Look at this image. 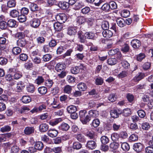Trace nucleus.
Returning a JSON list of instances; mask_svg holds the SVG:
<instances>
[{"instance_id":"nucleus-33","label":"nucleus","mask_w":153,"mask_h":153,"mask_svg":"<svg viewBox=\"0 0 153 153\" xmlns=\"http://www.w3.org/2000/svg\"><path fill=\"white\" fill-rule=\"evenodd\" d=\"M117 98V96L115 93L111 94L108 97V100L110 101L113 102L115 101Z\"/></svg>"},{"instance_id":"nucleus-57","label":"nucleus","mask_w":153,"mask_h":153,"mask_svg":"<svg viewBox=\"0 0 153 153\" xmlns=\"http://www.w3.org/2000/svg\"><path fill=\"white\" fill-rule=\"evenodd\" d=\"M110 114L111 117L113 118H117L119 117L116 110H111L110 111Z\"/></svg>"},{"instance_id":"nucleus-37","label":"nucleus","mask_w":153,"mask_h":153,"mask_svg":"<svg viewBox=\"0 0 153 153\" xmlns=\"http://www.w3.org/2000/svg\"><path fill=\"white\" fill-rule=\"evenodd\" d=\"M11 127L8 125H6L1 127L0 128V131L4 133L5 132H8L10 131L11 130Z\"/></svg>"},{"instance_id":"nucleus-61","label":"nucleus","mask_w":153,"mask_h":153,"mask_svg":"<svg viewBox=\"0 0 153 153\" xmlns=\"http://www.w3.org/2000/svg\"><path fill=\"white\" fill-rule=\"evenodd\" d=\"M33 67V63L30 61L27 62L25 64V67L27 69H30Z\"/></svg>"},{"instance_id":"nucleus-42","label":"nucleus","mask_w":153,"mask_h":153,"mask_svg":"<svg viewBox=\"0 0 153 153\" xmlns=\"http://www.w3.org/2000/svg\"><path fill=\"white\" fill-rule=\"evenodd\" d=\"M22 102L25 103H27L31 101V99L29 96H24L22 98Z\"/></svg>"},{"instance_id":"nucleus-11","label":"nucleus","mask_w":153,"mask_h":153,"mask_svg":"<svg viewBox=\"0 0 153 153\" xmlns=\"http://www.w3.org/2000/svg\"><path fill=\"white\" fill-rule=\"evenodd\" d=\"M34 128L33 127H27L24 130V133L27 135L31 134L34 132Z\"/></svg>"},{"instance_id":"nucleus-30","label":"nucleus","mask_w":153,"mask_h":153,"mask_svg":"<svg viewBox=\"0 0 153 153\" xmlns=\"http://www.w3.org/2000/svg\"><path fill=\"white\" fill-rule=\"evenodd\" d=\"M7 4L8 7H13L16 5V1L15 0H9L7 2Z\"/></svg>"},{"instance_id":"nucleus-60","label":"nucleus","mask_w":153,"mask_h":153,"mask_svg":"<svg viewBox=\"0 0 153 153\" xmlns=\"http://www.w3.org/2000/svg\"><path fill=\"white\" fill-rule=\"evenodd\" d=\"M109 4L110 10L115 9L117 7V4L114 1H112L110 2Z\"/></svg>"},{"instance_id":"nucleus-27","label":"nucleus","mask_w":153,"mask_h":153,"mask_svg":"<svg viewBox=\"0 0 153 153\" xmlns=\"http://www.w3.org/2000/svg\"><path fill=\"white\" fill-rule=\"evenodd\" d=\"M116 22L118 25L120 27H123L126 25V23L124 20L122 18L117 19Z\"/></svg>"},{"instance_id":"nucleus-49","label":"nucleus","mask_w":153,"mask_h":153,"mask_svg":"<svg viewBox=\"0 0 153 153\" xmlns=\"http://www.w3.org/2000/svg\"><path fill=\"white\" fill-rule=\"evenodd\" d=\"M82 147V144L78 142H76L73 144V148L74 149L78 150Z\"/></svg>"},{"instance_id":"nucleus-13","label":"nucleus","mask_w":153,"mask_h":153,"mask_svg":"<svg viewBox=\"0 0 153 153\" xmlns=\"http://www.w3.org/2000/svg\"><path fill=\"white\" fill-rule=\"evenodd\" d=\"M120 46L121 47V51L123 53H126L129 51V46L128 44L125 43H122Z\"/></svg>"},{"instance_id":"nucleus-58","label":"nucleus","mask_w":153,"mask_h":153,"mask_svg":"<svg viewBox=\"0 0 153 153\" xmlns=\"http://www.w3.org/2000/svg\"><path fill=\"white\" fill-rule=\"evenodd\" d=\"M100 123V120L98 119H94L92 122V126L96 128L98 127Z\"/></svg>"},{"instance_id":"nucleus-28","label":"nucleus","mask_w":153,"mask_h":153,"mask_svg":"<svg viewBox=\"0 0 153 153\" xmlns=\"http://www.w3.org/2000/svg\"><path fill=\"white\" fill-rule=\"evenodd\" d=\"M62 23L59 22H56L53 24V27L54 29L56 31H60L62 28Z\"/></svg>"},{"instance_id":"nucleus-22","label":"nucleus","mask_w":153,"mask_h":153,"mask_svg":"<svg viewBox=\"0 0 153 153\" xmlns=\"http://www.w3.org/2000/svg\"><path fill=\"white\" fill-rule=\"evenodd\" d=\"M145 76V74L142 73H140L137 74L133 79L134 80L135 82H138L143 78Z\"/></svg>"},{"instance_id":"nucleus-16","label":"nucleus","mask_w":153,"mask_h":153,"mask_svg":"<svg viewBox=\"0 0 153 153\" xmlns=\"http://www.w3.org/2000/svg\"><path fill=\"white\" fill-rule=\"evenodd\" d=\"M77 28L76 27H70L68 29V34L70 35H74L77 32Z\"/></svg>"},{"instance_id":"nucleus-20","label":"nucleus","mask_w":153,"mask_h":153,"mask_svg":"<svg viewBox=\"0 0 153 153\" xmlns=\"http://www.w3.org/2000/svg\"><path fill=\"white\" fill-rule=\"evenodd\" d=\"M68 112L70 114H71L77 111V108L76 106L74 105H71L68 106L66 109Z\"/></svg>"},{"instance_id":"nucleus-5","label":"nucleus","mask_w":153,"mask_h":153,"mask_svg":"<svg viewBox=\"0 0 153 153\" xmlns=\"http://www.w3.org/2000/svg\"><path fill=\"white\" fill-rule=\"evenodd\" d=\"M30 25L33 27L36 28L40 24V22L38 19H33L30 21Z\"/></svg>"},{"instance_id":"nucleus-32","label":"nucleus","mask_w":153,"mask_h":153,"mask_svg":"<svg viewBox=\"0 0 153 153\" xmlns=\"http://www.w3.org/2000/svg\"><path fill=\"white\" fill-rule=\"evenodd\" d=\"M7 26L10 27H15L16 25V21L14 19H10L7 22Z\"/></svg>"},{"instance_id":"nucleus-23","label":"nucleus","mask_w":153,"mask_h":153,"mask_svg":"<svg viewBox=\"0 0 153 153\" xmlns=\"http://www.w3.org/2000/svg\"><path fill=\"white\" fill-rule=\"evenodd\" d=\"M78 38L79 39V42L81 43H84L85 41L86 38L84 35L82 34V31H79L78 33Z\"/></svg>"},{"instance_id":"nucleus-14","label":"nucleus","mask_w":153,"mask_h":153,"mask_svg":"<svg viewBox=\"0 0 153 153\" xmlns=\"http://www.w3.org/2000/svg\"><path fill=\"white\" fill-rule=\"evenodd\" d=\"M85 38L88 39L94 40L95 39V35L94 33L92 32H86L84 34Z\"/></svg>"},{"instance_id":"nucleus-46","label":"nucleus","mask_w":153,"mask_h":153,"mask_svg":"<svg viewBox=\"0 0 153 153\" xmlns=\"http://www.w3.org/2000/svg\"><path fill=\"white\" fill-rule=\"evenodd\" d=\"M120 138H121L122 143L124 141V140L128 136L127 133L125 131L121 132L120 134Z\"/></svg>"},{"instance_id":"nucleus-40","label":"nucleus","mask_w":153,"mask_h":153,"mask_svg":"<svg viewBox=\"0 0 153 153\" xmlns=\"http://www.w3.org/2000/svg\"><path fill=\"white\" fill-rule=\"evenodd\" d=\"M107 63L109 65H113L116 64L117 62V60L114 58H110L107 60Z\"/></svg>"},{"instance_id":"nucleus-12","label":"nucleus","mask_w":153,"mask_h":153,"mask_svg":"<svg viewBox=\"0 0 153 153\" xmlns=\"http://www.w3.org/2000/svg\"><path fill=\"white\" fill-rule=\"evenodd\" d=\"M143 146L141 143H134L133 145V149L137 152H140L142 151Z\"/></svg>"},{"instance_id":"nucleus-51","label":"nucleus","mask_w":153,"mask_h":153,"mask_svg":"<svg viewBox=\"0 0 153 153\" xmlns=\"http://www.w3.org/2000/svg\"><path fill=\"white\" fill-rule=\"evenodd\" d=\"M47 91V88L44 86L39 87L38 89L39 93L42 95L45 94L46 93Z\"/></svg>"},{"instance_id":"nucleus-41","label":"nucleus","mask_w":153,"mask_h":153,"mask_svg":"<svg viewBox=\"0 0 153 153\" xmlns=\"http://www.w3.org/2000/svg\"><path fill=\"white\" fill-rule=\"evenodd\" d=\"M44 78L42 76H39L35 80V82L38 85H40L44 82Z\"/></svg>"},{"instance_id":"nucleus-9","label":"nucleus","mask_w":153,"mask_h":153,"mask_svg":"<svg viewBox=\"0 0 153 153\" xmlns=\"http://www.w3.org/2000/svg\"><path fill=\"white\" fill-rule=\"evenodd\" d=\"M58 133L57 130L55 129H51L48 130L47 134L50 137H56Z\"/></svg>"},{"instance_id":"nucleus-62","label":"nucleus","mask_w":153,"mask_h":153,"mask_svg":"<svg viewBox=\"0 0 153 153\" xmlns=\"http://www.w3.org/2000/svg\"><path fill=\"white\" fill-rule=\"evenodd\" d=\"M101 9L104 11H108L110 10L109 3H106L101 7Z\"/></svg>"},{"instance_id":"nucleus-43","label":"nucleus","mask_w":153,"mask_h":153,"mask_svg":"<svg viewBox=\"0 0 153 153\" xmlns=\"http://www.w3.org/2000/svg\"><path fill=\"white\" fill-rule=\"evenodd\" d=\"M97 112V111L95 110H91L89 111V113L87 114L90 117V118L91 119L92 118L96 117Z\"/></svg>"},{"instance_id":"nucleus-17","label":"nucleus","mask_w":153,"mask_h":153,"mask_svg":"<svg viewBox=\"0 0 153 153\" xmlns=\"http://www.w3.org/2000/svg\"><path fill=\"white\" fill-rule=\"evenodd\" d=\"M69 126L67 123H62L59 126L60 130L62 131H66L70 128Z\"/></svg>"},{"instance_id":"nucleus-38","label":"nucleus","mask_w":153,"mask_h":153,"mask_svg":"<svg viewBox=\"0 0 153 153\" xmlns=\"http://www.w3.org/2000/svg\"><path fill=\"white\" fill-rule=\"evenodd\" d=\"M100 140L102 143L104 145L107 144L109 141L108 138L105 136H102L100 138Z\"/></svg>"},{"instance_id":"nucleus-34","label":"nucleus","mask_w":153,"mask_h":153,"mask_svg":"<svg viewBox=\"0 0 153 153\" xmlns=\"http://www.w3.org/2000/svg\"><path fill=\"white\" fill-rule=\"evenodd\" d=\"M31 59L33 62L35 64H39L41 63V59L38 56H32Z\"/></svg>"},{"instance_id":"nucleus-53","label":"nucleus","mask_w":153,"mask_h":153,"mask_svg":"<svg viewBox=\"0 0 153 153\" xmlns=\"http://www.w3.org/2000/svg\"><path fill=\"white\" fill-rule=\"evenodd\" d=\"M120 143H118L117 142H113L110 144V147L113 149H117Z\"/></svg>"},{"instance_id":"nucleus-10","label":"nucleus","mask_w":153,"mask_h":153,"mask_svg":"<svg viewBox=\"0 0 153 153\" xmlns=\"http://www.w3.org/2000/svg\"><path fill=\"white\" fill-rule=\"evenodd\" d=\"M131 44L134 48H138L141 45L140 41L137 39L132 40L131 42Z\"/></svg>"},{"instance_id":"nucleus-39","label":"nucleus","mask_w":153,"mask_h":153,"mask_svg":"<svg viewBox=\"0 0 153 153\" xmlns=\"http://www.w3.org/2000/svg\"><path fill=\"white\" fill-rule=\"evenodd\" d=\"M72 89V87L69 85H67L64 87L63 91L65 93L70 94L71 93Z\"/></svg>"},{"instance_id":"nucleus-21","label":"nucleus","mask_w":153,"mask_h":153,"mask_svg":"<svg viewBox=\"0 0 153 153\" xmlns=\"http://www.w3.org/2000/svg\"><path fill=\"white\" fill-rule=\"evenodd\" d=\"M48 126L47 124L42 123L39 126V130L41 132H45L48 130Z\"/></svg>"},{"instance_id":"nucleus-26","label":"nucleus","mask_w":153,"mask_h":153,"mask_svg":"<svg viewBox=\"0 0 153 153\" xmlns=\"http://www.w3.org/2000/svg\"><path fill=\"white\" fill-rule=\"evenodd\" d=\"M34 147L37 150H41L44 147V144L41 141L37 142L35 144Z\"/></svg>"},{"instance_id":"nucleus-24","label":"nucleus","mask_w":153,"mask_h":153,"mask_svg":"<svg viewBox=\"0 0 153 153\" xmlns=\"http://www.w3.org/2000/svg\"><path fill=\"white\" fill-rule=\"evenodd\" d=\"M78 89L81 91H84L87 89V87L85 84L83 82H80L77 85Z\"/></svg>"},{"instance_id":"nucleus-59","label":"nucleus","mask_w":153,"mask_h":153,"mask_svg":"<svg viewBox=\"0 0 153 153\" xmlns=\"http://www.w3.org/2000/svg\"><path fill=\"white\" fill-rule=\"evenodd\" d=\"M28 58L27 55L25 53H22L20 54L19 55V59L20 60L25 61H26Z\"/></svg>"},{"instance_id":"nucleus-6","label":"nucleus","mask_w":153,"mask_h":153,"mask_svg":"<svg viewBox=\"0 0 153 153\" xmlns=\"http://www.w3.org/2000/svg\"><path fill=\"white\" fill-rule=\"evenodd\" d=\"M86 146L89 149L93 150L96 148L97 144L95 141L93 140H90L87 142Z\"/></svg>"},{"instance_id":"nucleus-47","label":"nucleus","mask_w":153,"mask_h":153,"mask_svg":"<svg viewBox=\"0 0 153 153\" xmlns=\"http://www.w3.org/2000/svg\"><path fill=\"white\" fill-rule=\"evenodd\" d=\"M21 51V49L19 47H15L12 49V52L15 55L19 54Z\"/></svg>"},{"instance_id":"nucleus-44","label":"nucleus","mask_w":153,"mask_h":153,"mask_svg":"<svg viewBox=\"0 0 153 153\" xmlns=\"http://www.w3.org/2000/svg\"><path fill=\"white\" fill-rule=\"evenodd\" d=\"M52 56L50 54H47L43 55L42 57V59L45 62L49 61L52 58Z\"/></svg>"},{"instance_id":"nucleus-3","label":"nucleus","mask_w":153,"mask_h":153,"mask_svg":"<svg viewBox=\"0 0 153 153\" xmlns=\"http://www.w3.org/2000/svg\"><path fill=\"white\" fill-rule=\"evenodd\" d=\"M108 53L109 55L110 56H113L116 54H117L118 55H119V56L118 57L119 59L121 60H122V55L121 53L119 52L118 49L110 50H109Z\"/></svg>"},{"instance_id":"nucleus-64","label":"nucleus","mask_w":153,"mask_h":153,"mask_svg":"<svg viewBox=\"0 0 153 153\" xmlns=\"http://www.w3.org/2000/svg\"><path fill=\"white\" fill-rule=\"evenodd\" d=\"M19 150V149L17 146H13L11 149V153H17Z\"/></svg>"},{"instance_id":"nucleus-55","label":"nucleus","mask_w":153,"mask_h":153,"mask_svg":"<svg viewBox=\"0 0 153 153\" xmlns=\"http://www.w3.org/2000/svg\"><path fill=\"white\" fill-rule=\"evenodd\" d=\"M126 98L130 102H133L134 99V96L132 94L128 93L127 94Z\"/></svg>"},{"instance_id":"nucleus-25","label":"nucleus","mask_w":153,"mask_h":153,"mask_svg":"<svg viewBox=\"0 0 153 153\" xmlns=\"http://www.w3.org/2000/svg\"><path fill=\"white\" fill-rule=\"evenodd\" d=\"M30 10L33 12L38 11L40 10V8L35 4L32 3L29 5Z\"/></svg>"},{"instance_id":"nucleus-8","label":"nucleus","mask_w":153,"mask_h":153,"mask_svg":"<svg viewBox=\"0 0 153 153\" xmlns=\"http://www.w3.org/2000/svg\"><path fill=\"white\" fill-rule=\"evenodd\" d=\"M13 78L16 79H18L22 76L21 73L18 72H16L15 69L12 68Z\"/></svg>"},{"instance_id":"nucleus-19","label":"nucleus","mask_w":153,"mask_h":153,"mask_svg":"<svg viewBox=\"0 0 153 153\" xmlns=\"http://www.w3.org/2000/svg\"><path fill=\"white\" fill-rule=\"evenodd\" d=\"M58 5L59 7L63 10L67 9L69 7V4L66 2L60 1L59 2Z\"/></svg>"},{"instance_id":"nucleus-56","label":"nucleus","mask_w":153,"mask_h":153,"mask_svg":"<svg viewBox=\"0 0 153 153\" xmlns=\"http://www.w3.org/2000/svg\"><path fill=\"white\" fill-rule=\"evenodd\" d=\"M71 71V73L74 74H77L80 72V71L77 66L72 67Z\"/></svg>"},{"instance_id":"nucleus-52","label":"nucleus","mask_w":153,"mask_h":153,"mask_svg":"<svg viewBox=\"0 0 153 153\" xmlns=\"http://www.w3.org/2000/svg\"><path fill=\"white\" fill-rule=\"evenodd\" d=\"M102 28L104 30H107L109 28V24L108 22L105 21L102 22L101 25Z\"/></svg>"},{"instance_id":"nucleus-7","label":"nucleus","mask_w":153,"mask_h":153,"mask_svg":"<svg viewBox=\"0 0 153 153\" xmlns=\"http://www.w3.org/2000/svg\"><path fill=\"white\" fill-rule=\"evenodd\" d=\"M66 68L65 65L62 63H58L55 66V70L58 72L64 70Z\"/></svg>"},{"instance_id":"nucleus-15","label":"nucleus","mask_w":153,"mask_h":153,"mask_svg":"<svg viewBox=\"0 0 153 153\" xmlns=\"http://www.w3.org/2000/svg\"><path fill=\"white\" fill-rule=\"evenodd\" d=\"M17 45L20 47H24L26 44V40L24 38H19L17 42Z\"/></svg>"},{"instance_id":"nucleus-2","label":"nucleus","mask_w":153,"mask_h":153,"mask_svg":"<svg viewBox=\"0 0 153 153\" xmlns=\"http://www.w3.org/2000/svg\"><path fill=\"white\" fill-rule=\"evenodd\" d=\"M111 137L112 140L114 142H117L118 143H122L121 138H120V134L114 133L111 134Z\"/></svg>"},{"instance_id":"nucleus-63","label":"nucleus","mask_w":153,"mask_h":153,"mask_svg":"<svg viewBox=\"0 0 153 153\" xmlns=\"http://www.w3.org/2000/svg\"><path fill=\"white\" fill-rule=\"evenodd\" d=\"M131 111L130 109L127 108L124 109L123 111V115L126 117L129 116L131 114Z\"/></svg>"},{"instance_id":"nucleus-31","label":"nucleus","mask_w":153,"mask_h":153,"mask_svg":"<svg viewBox=\"0 0 153 153\" xmlns=\"http://www.w3.org/2000/svg\"><path fill=\"white\" fill-rule=\"evenodd\" d=\"M76 138L77 140L82 143L85 142L86 141L85 139L84 136L81 134H78L76 136Z\"/></svg>"},{"instance_id":"nucleus-18","label":"nucleus","mask_w":153,"mask_h":153,"mask_svg":"<svg viewBox=\"0 0 153 153\" xmlns=\"http://www.w3.org/2000/svg\"><path fill=\"white\" fill-rule=\"evenodd\" d=\"M102 34L103 37L106 38H109L111 37L113 35L112 31L108 30L103 31L102 32Z\"/></svg>"},{"instance_id":"nucleus-1","label":"nucleus","mask_w":153,"mask_h":153,"mask_svg":"<svg viewBox=\"0 0 153 153\" xmlns=\"http://www.w3.org/2000/svg\"><path fill=\"white\" fill-rule=\"evenodd\" d=\"M79 115L80 120L83 124H87L91 120L87 114L85 110H81L79 111Z\"/></svg>"},{"instance_id":"nucleus-50","label":"nucleus","mask_w":153,"mask_h":153,"mask_svg":"<svg viewBox=\"0 0 153 153\" xmlns=\"http://www.w3.org/2000/svg\"><path fill=\"white\" fill-rule=\"evenodd\" d=\"M96 105V103L94 100H91L88 103V108L89 109L94 108Z\"/></svg>"},{"instance_id":"nucleus-36","label":"nucleus","mask_w":153,"mask_h":153,"mask_svg":"<svg viewBox=\"0 0 153 153\" xmlns=\"http://www.w3.org/2000/svg\"><path fill=\"white\" fill-rule=\"evenodd\" d=\"M10 15L13 18L18 17L19 15V12L17 10L14 9L11 10L10 12Z\"/></svg>"},{"instance_id":"nucleus-29","label":"nucleus","mask_w":153,"mask_h":153,"mask_svg":"<svg viewBox=\"0 0 153 153\" xmlns=\"http://www.w3.org/2000/svg\"><path fill=\"white\" fill-rule=\"evenodd\" d=\"M46 108V106L44 105H42L40 106L38 108H35L33 109L31 111L32 113H33L35 112H37L38 111H41L44 110Z\"/></svg>"},{"instance_id":"nucleus-35","label":"nucleus","mask_w":153,"mask_h":153,"mask_svg":"<svg viewBox=\"0 0 153 153\" xmlns=\"http://www.w3.org/2000/svg\"><path fill=\"white\" fill-rule=\"evenodd\" d=\"M121 146L122 149L125 151H127L129 150L130 147L128 144L124 142V141L121 143Z\"/></svg>"},{"instance_id":"nucleus-45","label":"nucleus","mask_w":153,"mask_h":153,"mask_svg":"<svg viewBox=\"0 0 153 153\" xmlns=\"http://www.w3.org/2000/svg\"><path fill=\"white\" fill-rule=\"evenodd\" d=\"M62 121V119L61 118L56 119L55 120L51 121L49 122V124L52 126L56 125Z\"/></svg>"},{"instance_id":"nucleus-48","label":"nucleus","mask_w":153,"mask_h":153,"mask_svg":"<svg viewBox=\"0 0 153 153\" xmlns=\"http://www.w3.org/2000/svg\"><path fill=\"white\" fill-rule=\"evenodd\" d=\"M85 21L86 18L82 16L78 17L76 20L77 22L78 23L79 25L83 24Z\"/></svg>"},{"instance_id":"nucleus-54","label":"nucleus","mask_w":153,"mask_h":153,"mask_svg":"<svg viewBox=\"0 0 153 153\" xmlns=\"http://www.w3.org/2000/svg\"><path fill=\"white\" fill-rule=\"evenodd\" d=\"M8 73L9 74L6 75V78L7 80L10 81L13 78L12 76V75H11L12 74V68H10L9 69Z\"/></svg>"},{"instance_id":"nucleus-4","label":"nucleus","mask_w":153,"mask_h":153,"mask_svg":"<svg viewBox=\"0 0 153 153\" xmlns=\"http://www.w3.org/2000/svg\"><path fill=\"white\" fill-rule=\"evenodd\" d=\"M56 18L62 23L65 22L67 19V16L64 13L59 14L57 15Z\"/></svg>"}]
</instances>
